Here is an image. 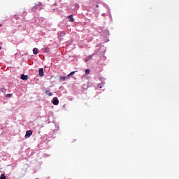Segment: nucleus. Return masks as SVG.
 I'll list each match as a JSON object with an SVG mask.
<instances>
[{
  "label": "nucleus",
  "instance_id": "1",
  "mask_svg": "<svg viewBox=\"0 0 179 179\" xmlns=\"http://www.w3.org/2000/svg\"><path fill=\"white\" fill-rule=\"evenodd\" d=\"M33 135V131L31 130H28L26 131L25 138H30Z\"/></svg>",
  "mask_w": 179,
  "mask_h": 179
},
{
  "label": "nucleus",
  "instance_id": "2",
  "mask_svg": "<svg viewBox=\"0 0 179 179\" xmlns=\"http://www.w3.org/2000/svg\"><path fill=\"white\" fill-rule=\"evenodd\" d=\"M38 72H39V76L41 77L44 76V69H43V68L39 69Z\"/></svg>",
  "mask_w": 179,
  "mask_h": 179
},
{
  "label": "nucleus",
  "instance_id": "3",
  "mask_svg": "<svg viewBox=\"0 0 179 179\" xmlns=\"http://www.w3.org/2000/svg\"><path fill=\"white\" fill-rule=\"evenodd\" d=\"M52 104H54V106H58V104H59V101L58 100V98H56L53 100Z\"/></svg>",
  "mask_w": 179,
  "mask_h": 179
},
{
  "label": "nucleus",
  "instance_id": "4",
  "mask_svg": "<svg viewBox=\"0 0 179 179\" xmlns=\"http://www.w3.org/2000/svg\"><path fill=\"white\" fill-rule=\"evenodd\" d=\"M21 79H22V80H27V79H29V77H28L27 75V76H24V74H22V75L21 76Z\"/></svg>",
  "mask_w": 179,
  "mask_h": 179
},
{
  "label": "nucleus",
  "instance_id": "5",
  "mask_svg": "<svg viewBox=\"0 0 179 179\" xmlns=\"http://www.w3.org/2000/svg\"><path fill=\"white\" fill-rule=\"evenodd\" d=\"M67 17H68V19H70L69 22H75V19H73V15H70Z\"/></svg>",
  "mask_w": 179,
  "mask_h": 179
},
{
  "label": "nucleus",
  "instance_id": "6",
  "mask_svg": "<svg viewBox=\"0 0 179 179\" xmlns=\"http://www.w3.org/2000/svg\"><path fill=\"white\" fill-rule=\"evenodd\" d=\"M33 54H34V55H37V54H38V49H37L36 48H34L33 49Z\"/></svg>",
  "mask_w": 179,
  "mask_h": 179
},
{
  "label": "nucleus",
  "instance_id": "7",
  "mask_svg": "<svg viewBox=\"0 0 179 179\" xmlns=\"http://www.w3.org/2000/svg\"><path fill=\"white\" fill-rule=\"evenodd\" d=\"M78 72V71H72L69 74H68V78H70V76H73L75 75V73Z\"/></svg>",
  "mask_w": 179,
  "mask_h": 179
},
{
  "label": "nucleus",
  "instance_id": "8",
  "mask_svg": "<svg viewBox=\"0 0 179 179\" xmlns=\"http://www.w3.org/2000/svg\"><path fill=\"white\" fill-rule=\"evenodd\" d=\"M36 9H41L42 4L41 3H38V4H36Z\"/></svg>",
  "mask_w": 179,
  "mask_h": 179
},
{
  "label": "nucleus",
  "instance_id": "9",
  "mask_svg": "<svg viewBox=\"0 0 179 179\" xmlns=\"http://www.w3.org/2000/svg\"><path fill=\"white\" fill-rule=\"evenodd\" d=\"M45 94H47L48 96H52V92H50V91L46 90L45 92Z\"/></svg>",
  "mask_w": 179,
  "mask_h": 179
},
{
  "label": "nucleus",
  "instance_id": "10",
  "mask_svg": "<svg viewBox=\"0 0 179 179\" xmlns=\"http://www.w3.org/2000/svg\"><path fill=\"white\" fill-rule=\"evenodd\" d=\"M59 79H61V80H66V77H65V76H60Z\"/></svg>",
  "mask_w": 179,
  "mask_h": 179
},
{
  "label": "nucleus",
  "instance_id": "11",
  "mask_svg": "<svg viewBox=\"0 0 179 179\" xmlns=\"http://www.w3.org/2000/svg\"><path fill=\"white\" fill-rule=\"evenodd\" d=\"M0 179H6V176H5V175L3 173L1 175Z\"/></svg>",
  "mask_w": 179,
  "mask_h": 179
},
{
  "label": "nucleus",
  "instance_id": "12",
  "mask_svg": "<svg viewBox=\"0 0 179 179\" xmlns=\"http://www.w3.org/2000/svg\"><path fill=\"white\" fill-rule=\"evenodd\" d=\"M89 73H90V70L87 69V70H85V74L89 75Z\"/></svg>",
  "mask_w": 179,
  "mask_h": 179
},
{
  "label": "nucleus",
  "instance_id": "13",
  "mask_svg": "<svg viewBox=\"0 0 179 179\" xmlns=\"http://www.w3.org/2000/svg\"><path fill=\"white\" fill-rule=\"evenodd\" d=\"M1 92H2V93H6V89H5V87H2Z\"/></svg>",
  "mask_w": 179,
  "mask_h": 179
},
{
  "label": "nucleus",
  "instance_id": "14",
  "mask_svg": "<svg viewBox=\"0 0 179 179\" xmlns=\"http://www.w3.org/2000/svg\"><path fill=\"white\" fill-rule=\"evenodd\" d=\"M6 97H12V94H6Z\"/></svg>",
  "mask_w": 179,
  "mask_h": 179
},
{
  "label": "nucleus",
  "instance_id": "15",
  "mask_svg": "<svg viewBox=\"0 0 179 179\" xmlns=\"http://www.w3.org/2000/svg\"><path fill=\"white\" fill-rule=\"evenodd\" d=\"M48 51H50V48H45V52H48Z\"/></svg>",
  "mask_w": 179,
  "mask_h": 179
},
{
  "label": "nucleus",
  "instance_id": "16",
  "mask_svg": "<svg viewBox=\"0 0 179 179\" xmlns=\"http://www.w3.org/2000/svg\"><path fill=\"white\" fill-rule=\"evenodd\" d=\"M92 58H93V55H90L88 57L89 59H92Z\"/></svg>",
  "mask_w": 179,
  "mask_h": 179
},
{
  "label": "nucleus",
  "instance_id": "17",
  "mask_svg": "<svg viewBox=\"0 0 179 179\" xmlns=\"http://www.w3.org/2000/svg\"><path fill=\"white\" fill-rule=\"evenodd\" d=\"M88 61H90V59L88 57L85 58V62H88Z\"/></svg>",
  "mask_w": 179,
  "mask_h": 179
},
{
  "label": "nucleus",
  "instance_id": "18",
  "mask_svg": "<svg viewBox=\"0 0 179 179\" xmlns=\"http://www.w3.org/2000/svg\"><path fill=\"white\" fill-rule=\"evenodd\" d=\"M96 8H99V4H96Z\"/></svg>",
  "mask_w": 179,
  "mask_h": 179
},
{
  "label": "nucleus",
  "instance_id": "19",
  "mask_svg": "<svg viewBox=\"0 0 179 179\" xmlns=\"http://www.w3.org/2000/svg\"><path fill=\"white\" fill-rule=\"evenodd\" d=\"M2 49V48L0 46V50H1Z\"/></svg>",
  "mask_w": 179,
  "mask_h": 179
},
{
  "label": "nucleus",
  "instance_id": "20",
  "mask_svg": "<svg viewBox=\"0 0 179 179\" xmlns=\"http://www.w3.org/2000/svg\"><path fill=\"white\" fill-rule=\"evenodd\" d=\"M33 9H34V6L33 7Z\"/></svg>",
  "mask_w": 179,
  "mask_h": 179
}]
</instances>
